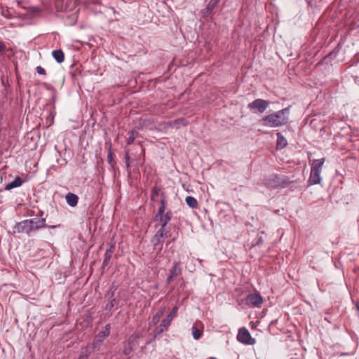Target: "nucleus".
Instances as JSON below:
<instances>
[{"instance_id":"nucleus-6","label":"nucleus","mask_w":359,"mask_h":359,"mask_svg":"<svg viewBox=\"0 0 359 359\" xmlns=\"http://www.w3.org/2000/svg\"><path fill=\"white\" fill-rule=\"evenodd\" d=\"M270 102L263 99H256L253 102L248 104V107L252 110L257 109L259 113L262 114L269 106Z\"/></svg>"},{"instance_id":"nucleus-33","label":"nucleus","mask_w":359,"mask_h":359,"mask_svg":"<svg viewBox=\"0 0 359 359\" xmlns=\"http://www.w3.org/2000/svg\"><path fill=\"white\" fill-rule=\"evenodd\" d=\"M135 140V138L133 136H130L128 140V144H131L132 142H133V141Z\"/></svg>"},{"instance_id":"nucleus-10","label":"nucleus","mask_w":359,"mask_h":359,"mask_svg":"<svg viewBox=\"0 0 359 359\" xmlns=\"http://www.w3.org/2000/svg\"><path fill=\"white\" fill-rule=\"evenodd\" d=\"M172 214L170 212H167L161 216H156L155 220L159 222L160 228L162 230H166L165 227L169 221L171 219Z\"/></svg>"},{"instance_id":"nucleus-37","label":"nucleus","mask_w":359,"mask_h":359,"mask_svg":"<svg viewBox=\"0 0 359 359\" xmlns=\"http://www.w3.org/2000/svg\"><path fill=\"white\" fill-rule=\"evenodd\" d=\"M357 308H358V309L359 310V306H357Z\"/></svg>"},{"instance_id":"nucleus-36","label":"nucleus","mask_w":359,"mask_h":359,"mask_svg":"<svg viewBox=\"0 0 359 359\" xmlns=\"http://www.w3.org/2000/svg\"><path fill=\"white\" fill-rule=\"evenodd\" d=\"M51 229H53V228H55V226H50Z\"/></svg>"},{"instance_id":"nucleus-35","label":"nucleus","mask_w":359,"mask_h":359,"mask_svg":"<svg viewBox=\"0 0 359 359\" xmlns=\"http://www.w3.org/2000/svg\"><path fill=\"white\" fill-rule=\"evenodd\" d=\"M315 121H316V119L312 120L311 121V125L314 124Z\"/></svg>"},{"instance_id":"nucleus-1","label":"nucleus","mask_w":359,"mask_h":359,"mask_svg":"<svg viewBox=\"0 0 359 359\" xmlns=\"http://www.w3.org/2000/svg\"><path fill=\"white\" fill-rule=\"evenodd\" d=\"M290 107H286L264 116L262 119V125L266 127L276 128L286 125L289 121Z\"/></svg>"},{"instance_id":"nucleus-7","label":"nucleus","mask_w":359,"mask_h":359,"mask_svg":"<svg viewBox=\"0 0 359 359\" xmlns=\"http://www.w3.org/2000/svg\"><path fill=\"white\" fill-rule=\"evenodd\" d=\"M237 339L245 344H253L255 343V339L252 338L249 331L245 327L239 329Z\"/></svg>"},{"instance_id":"nucleus-19","label":"nucleus","mask_w":359,"mask_h":359,"mask_svg":"<svg viewBox=\"0 0 359 359\" xmlns=\"http://www.w3.org/2000/svg\"><path fill=\"white\" fill-rule=\"evenodd\" d=\"M53 58L58 62L61 63L65 60V55L62 50H55L52 52Z\"/></svg>"},{"instance_id":"nucleus-13","label":"nucleus","mask_w":359,"mask_h":359,"mask_svg":"<svg viewBox=\"0 0 359 359\" xmlns=\"http://www.w3.org/2000/svg\"><path fill=\"white\" fill-rule=\"evenodd\" d=\"M182 273V269L180 266V264L178 262H175L172 269L170 270V275L167 278V284H170L172 280L180 276Z\"/></svg>"},{"instance_id":"nucleus-4","label":"nucleus","mask_w":359,"mask_h":359,"mask_svg":"<svg viewBox=\"0 0 359 359\" xmlns=\"http://www.w3.org/2000/svg\"><path fill=\"white\" fill-rule=\"evenodd\" d=\"M243 301L246 306L250 307L259 308L261 307L263 304V299L258 293L250 294Z\"/></svg>"},{"instance_id":"nucleus-30","label":"nucleus","mask_w":359,"mask_h":359,"mask_svg":"<svg viewBox=\"0 0 359 359\" xmlns=\"http://www.w3.org/2000/svg\"><path fill=\"white\" fill-rule=\"evenodd\" d=\"M36 70L37 73L39 74L46 75V70L41 66H37Z\"/></svg>"},{"instance_id":"nucleus-3","label":"nucleus","mask_w":359,"mask_h":359,"mask_svg":"<svg viewBox=\"0 0 359 359\" xmlns=\"http://www.w3.org/2000/svg\"><path fill=\"white\" fill-rule=\"evenodd\" d=\"M177 310L178 306H175L166 318L162 320L161 325L154 330L156 334H161L168 330L172 319L177 316Z\"/></svg>"},{"instance_id":"nucleus-22","label":"nucleus","mask_w":359,"mask_h":359,"mask_svg":"<svg viewBox=\"0 0 359 359\" xmlns=\"http://www.w3.org/2000/svg\"><path fill=\"white\" fill-rule=\"evenodd\" d=\"M114 248V245H111L110 246V248L108 250H107V251L105 252L104 259V262H103V264L104 265H107L108 264V262H109V261L110 260V259L111 257Z\"/></svg>"},{"instance_id":"nucleus-26","label":"nucleus","mask_w":359,"mask_h":359,"mask_svg":"<svg viewBox=\"0 0 359 359\" xmlns=\"http://www.w3.org/2000/svg\"><path fill=\"white\" fill-rule=\"evenodd\" d=\"M165 210V201H164V199H161V205L158 210V212L156 215V216H161L162 215H164Z\"/></svg>"},{"instance_id":"nucleus-28","label":"nucleus","mask_w":359,"mask_h":359,"mask_svg":"<svg viewBox=\"0 0 359 359\" xmlns=\"http://www.w3.org/2000/svg\"><path fill=\"white\" fill-rule=\"evenodd\" d=\"M134 349L133 348V347H130L128 344L127 346H125L124 349H123V353L125 355H130V353L133 351Z\"/></svg>"},{"instance_id":"nucleus-9","label":"nucleus","mask_w":359,"mask_h":359,"mask_svg":"<svg viewBox=\"0 0 359 359\" xmlns=\"http://www.w3.org/2000/svg\"><path fill=\"white\" fill-rule=\"evenodd\" d=\"M29 219H25L17 223L14 226V232L29 233L30 231Z\"/></svg>"},{"instance_id":"nucleus-12","label":"nucleus","mask_w":359,"mask_h":359,"mask_svg":"<svg viewBox=\"0 0 359 359\" xmlns=\"http://www.w3.org/2000/svg\"><path fill=\"white\" fill-rule=\"evenodd\" d=\"M220 0H210L206 8L201 11V15L206 18L212 13L213 10L217 6Z\"/></svg>"},{"instance_id":"nucleus-8","label":"nucleus","mask_w":359,"mask_h":359,"mask_svg":"<svg viewBox=\"0 0 359 359\" xmlns=\"http://www.w3.org/2000/svg\"><path fill=\"white\" fill-rule=\"evenodd\" d=\"M110 334V325L109 324L106 325L104 330L100 331L95 337L93 347L94 348L99 346L103 340L107 338Z\"/></svg>"},{"instance_id":"nucleus-20","label":"nucleus","mask_w":359,"mask_h":359,"mask_svg":"<svg viewBox=\"0 0 359 359\" xmlns=\"http://www.w3.org/2000/svg\"><path fill=\"white\" fill-rule=\"evenodd\" d=\"M140 336L137 334H132L128 339V345L130 347H133L135 349L137 346H138V339Z\"/></svg>"},{"instance_id":"nucleus-16","label":"nucleus","mask_w":359,"mask_h":359,"mask_svg":"<svg viewBox=\"0 0 359 359\" xmlns=\"http://www.w3.org/2000/svg\"><path fill=\"white\" fill-rule=\"evenodd\" d=\"M66 201L69 206L74 207L78 203L79 198L76 194L69 193L66 196Z\"/></svg>"},{"instance_id":"nucleus-17","label":"nucleus","mask_w":359,"mask_h":359,"mask_svg":"<svg viewBox=\"0 0 359 359\" xmlns=\"http://www.w3.org/2000/svg\"><path fill=\"white\" fill-rule=\"evenodd\" d=\"M22 181L20 177H17L13 182L8 183L5 187V190H11L12 189L19 187L22 185Z\"/></svg>"},{"instance_id":"nucleus-21","label":"nucleus","mask_w":359,"mask_h":359,"mask_svg":"<svg viewBox=\"0 0 359 359\" xmlns=\"http://www.w3.org/2000/svg\"><path fill=\"white\" fill-rule=\"evenodd\" d=\"M287 144V140L284 136H278L276 141V147L278 149H283Z\"/></svg>"},{"instance_id":"nucleus-32","label":"nucleus","mask_w":359,"mask_h":359,"mask_svg":"<svg viewBox=\"0 0 359 359\" xmlns=\"http://www.w3.org/2000/svg\"><path fill=\"white\" fill-rule=\"evenodd\" d=\"M126 164L127 168L130 167V157L128 152L126 154Z\"/></svg>"},{"instance_id":"nucleus-15","label":"nucleus","mask_w":359,"mask_h":359,"mask_svg":"<svg viewBox=\"0 0 359 359\" xmlns=\"http://www.w3.org/2000/svg\"><path fill=\"white\" fill-rule=\"evenodd\" d=\"M165 308L163 307L156 313V314L153 316L151 320L149 323L150 326H154L159 322L161 318L162 317L165 312Z\"/></svg>"},{"instance_id":"nucleus-5","label":"nucleus","mask_w":359,"mask_h":359,"mask_svg":"<svg viewBox=\"0 0 359 359\" xmlns=\"http://www.w3.org/2000/svg\"><path fill=\"white\" fill-rule=\"evenodd\" d=\"M168 232V231L167 230H162L161 229H158V230L156 231V233L154 234V236L151 240V242L155 249L158 250H161L163 243L164 242V237L166 236Z\"/></svg>"},{"instance_id":"nucleus-11","label":"nucleus","mask_w":359,"mask_h":359,"mask_svg":"<svg viewBox=\"0 0 359 359\" xmlns=\"http://www.w3.org/2000/svg\"><path fill=\"white\" fill-rule=\"evenodd\" d=\"M29 222L31 232L46 226L45 219L33 218L29 219Z\"/></svg>"},{"instance_id":"nucleus-31","label":"nucleus","mask_w":359,"mask_h":359,"mask_svg":"<svg viewBox=\"0 0 359 359\" xmlns=\"http://www.w3.org/2000/svg\"><path fill=\"white\" fill-rule=\"evenodd\" d=\"M6 49H7L6 46L4 44V43L3 41H0V53L1 54L4 53Z\"/></svg>"},{"instance_id":"nucleus-23","label":"nucleus","mask_w":359,"mask_h":359,"mask_svg":"<svg viewBox=\"0 0 359 359\" xmlns=\"http://www.w3.org/2000/svg\"><path fill=\"white\" fill-rule=\"evenodd\" d=\"M185 201L187 205L193 209L198 206L197 200L193 196H187Z\"/></svg>"},{"instance_id":"nucleus-14","label":"nucleus","mask_w":359,"mask_h":359,"mask_svg":"<svg viewBox=\"0 0 359 359\" xmlns=\"http://www.w3.org/2000/svg\"><path fill=\"white\" fill-rule=\"evenodd\" d=\"M280 184L279 178L276 175H272L264 180V184L269 188H275Z\"/></svg>"},{"instance_id":"nucleus-18","label":"nucleus","mask_w":359,"mask_h":359,"mask_svg":"<svg viewBox=\"0 0 359 359\" xmlns=\"http://www.w3.org/2000/svg\"><path fill=\"white\" fill-rule=\"evenodd\" d=\"M114 290L111 288L110 290L107 293V296H109V298H111V299L106 305V309L107 310H111L116 304V299L112 298L113 296H114Z\"/></svg>"},{"instance_id":"nucleus-34","label":"nucleus","mask_w":359,"mask_h":359,"mask_svg":"<svg viewBox=\"0 0 359 359\" xmlns=\"http://www.w3.org/2000/svg\"><path fill=\"white\" fill-rule=\"evenodd\" d=\"M49 116L51 117V119L52 121L53 120V115L52 114V113L50 112Z\"/></svg>"},{"instance_id":"nucleus-2","label":"nucleus","mask_w":359,"mask_h":359,"mask_svg":"<svg viewBox=\"0 0 359 359\" xmlns=\"http://www.w3.org/2000/svg\"><path fill=\"white\" fill-rule=\"evenodd\" d=\"M325 161V158L320 159H315L311 163V172L309 179V183L310 184H318L321 182L320 173L322 168Z\"/></svg>"},{"instance_id":"nucleus-25","label":"nucleus","mask_w":359,"mask_h":359,"mask_svg":"<svg viewBox=\"0 0 359 359\" xmlns=\"http://www.w3.org/2000/svg\"><path fill=\"white\" fill-rule=\"evenodd\" d=\"M92 351V348L90 346L86 347L81 352L79 359H88L89 355Z\"/></svg>"},{"instance_id":"nucleus-29","label":"nucleus","mask_w":359,"mask_h":359,"mask_svg":"<svg viewBox=\"0 0 359 359\" xmlns=\"http://www.w3.org/2000/svg\"><path fill=\"white\" fill-rule=\"evenodd\" d=\"M182 123V125L185 126L187 124V122L184 119H179L174 122V127H178L179 124Z\"/></svg>"},{"instance_id":"nucleus-27","label":"nucleus","mask_w":359,"mask_h":359,"mask_svg":"<svg viewBox=\"0 0 359 359\" xmlns=\"http://www.w3.org/2000/svg\"><path fill=\"white\" fill-rule=\"evenodd\" d=\"M113 151H112V148H111V146L109 145V148H108V154H107V161L109 162V164H111V165H113Z\"/></svg>"},{"instance_id":"nucleus-24","label":"nucleus","mask_w":359,"mask_h":359,"mask_svg":"<svg viewBox=\"0 0 359 359\" xmlns=\"http://www.w3.org/2000/svg\"><path fill=\"white\" fill-rule=\"evenodd\" d=\"M191 334L194 339L198 340L202 336V330L196 325H194L191 328Z\"/></svg>"}]
</instances>
